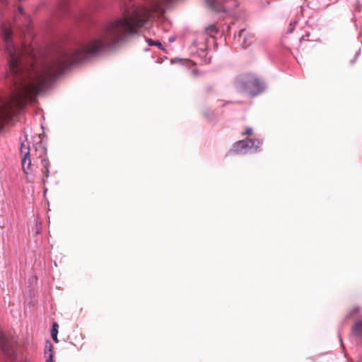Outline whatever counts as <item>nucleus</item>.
Here are the masks:
<instances>
[{
    "label": "nucleus",
    "instance_id": "obj_1",
    "mask_svg": "<svg viewBox=\"0 0 362 362\" xmlns=\"http://www.w3.org/2000/svg\"><path fill=\"white\" fill-rule=\"evenodd\" d=\"M3 33L6 49L11 57L7 74L13 78L15 90L8 99L0 97V130L28 101H34L35 97L69 66L95 55L105 47L115 45V21L105 26L100 38L83 44L71 54H63L40 66L31 65L25 67L20 54L16 53L10 42L11 31L4 28Z\"/></svg>",
    "mask_w": 362,
    "mask_h": 362
},
{
    "label": "nucleus",
    "instance_id": "obj_2",
    "mask_svg": "<svg viewBox=\"0 0 362 362\" xmlns=\"http://www.w3.org/2000/svg\"><path fill=\"white\" fill-rule=\"evenodd\" d=\"M33 151L38 153L39 157H42L41 163L44 167L42 172L45 178H47L49 173L50 163L45 157H43L46 154L47 149L42 145V137H25L21 142L20 154L24 174L28 175L32 172L30 155Z\"/></svg>",
    "mask_w": 362,
    "mask_h": 362
},
{
    "label": "nucleus",
    "instance_id": "obj_3",
    "mask_svg": "<svg viewBox=\"0 0 362 362\" xmlns=\"http://www.w3.org/2000/svg\"><path fill=\"white\" fill-rule=\"evenodd\" d=\"M237 90L245 93L250 97H255L264 90V84L262 81L252 74H245L235 79Z\"/></svg>",
    "mask_w": 362,
    "mask_h": 362
},
{
    "label": "nucleus",
    "instance_id": "obj_4",
    "mask_svg": "<svg viewBox=\"0 0 362 362\" xmlns=\"http://www.w3.org/2000/svg\"><path fill=\"white\" fill-rule=\"evenodd\" d=\"M259 148L256 144L255 141L249 137L236 142L231 149V151L235 153L244 154L248 152L256 151Z\"/></svg>",
    "mask_w": 362,
    "mask_h": 362
},
{
    "label": "nucleus",
    "instance_id": "obj_5",
    "mask_svg": "<svg viewBox=\"0 0 362 362\" xmlns=\"http://www.w3.org/2000/svg\"><path fill=\"white\" fill-rule=\"evenodd\" d=\"M213 6L218 11H228L237 6L236 0H213Z\"/></svg>",
    "mask_w": 362,
    "mask_h": 362
},
{
    "label": "nucleus",
    "instance_id": "obj_6",
    "mask_svg": "<svg viewBox=\"0 0 362 362\" xmlns=\"http://www.w3.org/2000/svg\"><path fill=\"white\" fill-rule=\"evenodd\" d=\"M206 34L210 37H215L218 34L219 30L216 25H210L205 29Z\"/></svg>",
    "mask_w": 362,
    "mask_h": 362
},
{
    "label": "nucleus",
    "instance_id": "obj_7",
    "mask_svg": "<svg viewBox=\"0 0 362 362\" xmlns=\"http://www.w3.org/2000/svg\"><path fill=\"white\" fill-rule=\"evenodd\" d=\"M353 332L357 336H362V321L357 322L354 326Z\"/></svg>",
    "mask_w": 362,
    "mask_h": 362
},
{
    "label": "nucleus",
    "instance_id": "obj_8",
    "mask_svg": "<svg viewBox=\"0 0 362 362\" xmlns=\"http://www.w3.org/2000/svg\"><path fill=\"white\" fill-rule=\"evenodd\" d=\"M45 355L47 356V362H52L53 359V354H52V346L49 343L48 346V349L45 351Z\"/></svg>",
    "mask_w": 362,
    "mask_h": 362
},
{
    "label": "nucleus",
    "instance_id": "obj_9",
    "mask_svg": "<svg viewBox=\"0 0 362 362\" xmlns=\"http://www.w3.org/2000/svg\"><path fill=\"white\" fill-rule=\"evenodd\" d=\"M57 323H54L53 325V327H52V332H51V334H52V339L55 341H57V333H58V330H57Z\"/></svg>",
    "mask_w": 362,
    "mask_h": 362
},
{
    "label": "nucleus",
    "instance_id": "obj_10",
    "mask_svg": "<svg viewBox=\"0 0 362 362\" xmlns=\"http://www.w3.org/2000/svg\"><path fill=\"white\" fill-rule=\"evenodd\" d=\"M202 75V73L197 69H193L191 71H190V76L193 78H197L198 77H199L200 76Z\"/></svg>",
    "mask_w": 362,
    "mask_h": 362
},
{
    "label": "nucleus",
    "instance_id": "obj_11",
    "mask_svg": "<svg viewBox=\"0 0 362 362\" xmlns=\"http://www.w3.org/2000/svg\"><path fill=\"white\" fill-rule=\"evenodd\" d=\"M148 43L149 45H156V46L158 47L159 48L162 47V44L159 41L155 42L153 40L149 39V40H148Z\"/></svg>",
    "mask_w": 362,
    "mask_h": 362
},
{
    "label": "nucleus",
    "instance_id": "obj_12",
    "mask_svg": "<svg viewBox=\"0 0 362 362\" xmlns=\"http://www.w3.org/2000/svg\"><path fill=\"white\" fill-rule=\"evenodd\" d=\"M253 133V130L251 127H247L245 131L243 133V136H250Z\"/></svg>",
    "mask_w": 362,
    "mask_h": 362
},
{
    "label": "nucleus",
    "instance_id": "obj_13",
    "mask_svg": "<svg viewBox=\"0 0 362 362\" xmlns=\"http://www.w3.org/2000/svg\"><path fill=\"white\" fill-rule=\"evenodd\" d=\"M250 44H247L246 41L244 40L243 42V47H247V46H249Z\"/></svg>",
    "mask_w": 362,
    "mask_h": 362
},
{
    "label": "nucleus",
    "instance_id": "obj_14",
    "mask_svg": "<svg viewBox=\"0 0 362 362\" xmlns=\"http://www.w3.org/2000/svg\"><path fill=\"white\" fill-rule=\"evenodd\" d=\"M244 34H245V30H241V31L240 32L239 37H240H240H242V36H243Z\"/></svg>",
    "mask_w": 362,
    "mask_h": 362
},
{
    "label": "nucleus",
    "instance_id": "obj_15",
    "mask_svg": "<svg viewBox=\"0 0 362 362\" xmlns=\"http://www.w3.org/2000/svg\"><path fill=\"white\" fill-rule=\"evenodd\" d=\"M18 10H19L20 13H23V8L21 7H19Z\"/></svg>",
    "mask_w": 362,
    "mask_h": 362
},
{
    "label": "nucleus",
    "instance_id": "obj_16",
    "mask_svg": "<svg viewBox=\"0 0 362 362\" xmlns=\"http://www.w3.org/2000/svg\"><path fill=\"white\" fill-rule=\"evenodd\" d=\"M170 42H173L174 41V38L173 37L170 38Z\"/></svg>",
    "mask_w": 362,
    "mask_h": 362
}]
</instances>
